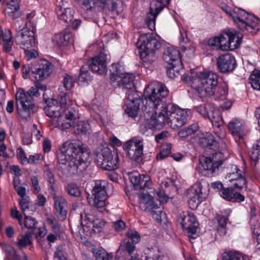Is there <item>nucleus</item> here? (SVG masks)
Here are the masks:
<instances>
[{
    "instance_id": "16",
    "label": "nucleus",
    "mask_w": 260,
    "mask_h": 260,
    "mask_svg": "<svg viewBox=\"0 0 260 260\" xmlns=\"http://www.w3.org/2000/svg\"><path fill=\"white\" fill-rule=\"evenodd\" d=\"M140 49H146L156 51L160 47L159 37L155 34H143L138 39Z\"/></svg>"
},
{
    "instance_id": "44",
    "label": "nucleus",
    "mask_w": 260,
    "mask_h": 260,
    "mask_svg": "<svg viewBox=\"0 0 260 260\" xmlns=\"http://www.w3.org/2000/svg\"><path fill=\"white\" fill-rule=\"evenodd\" d=\"M213 105L210 104H205L197 106L195 108L196 111L202 115L204 118L207 119L209 113L211 112Z\"/></svg>"
},
{
    "instance_id": "50",
    "label": "nucleus",
    "mask_w": 260,
    "mask_h": 260,
    "mask_svg": "<svg viewBox=\"0 0 260 260\" xmlns=\"http://www.w3.org/2000/svg\"><path fill=\"white\" fill-rule=\"evenodd\" d=\"M82 8L86 11L96 10L94 0H75Z\"/></svg>"
},
{
    "instance_id": "64",
    "label": "nucleus",
    "mask_w": 260,
    "mask_h": 260,
    "mask_svg": "<svg viewBox=\"0 0 260 260\" xmlns=\"http://www.w3.org/2000/svg\"><path fill=\"white\" fill-rule=\"evenodd\" d=\"M96 260H109V255L107 252L103 250H99L95 254Z\"/></svg>"
},
{
    "instance_id": "58",
    "label": "nucleus",
    "mask_w": 260,
    "mask_h": 260,
    "mask_svg": "<svg viewBox=\"0 0 260 260\" xmlns=\"http://www.w3.org/2000/svg\"><path fill=\"white\" fill-rule=\"evenodd\" d=\"M44 172L45 177L51 184V187H52L53 185L55 183V180L54 178L53 174L51 172L50 169L48 166L45 167Z\"/></svg>"
},
{
    "instance_id": "52",
    "label": "nucleus",
    "mask_w": 260,
    "mask_h": 260,
    "mask_svg": "<svg viewBox=\"0 0 260 260\" xmlns=\"http://www.w3.org/2000/svg\"><path fill=\"white\" fill-rule=\"evenodd\" d=\"M250 223L253 234L260 237V222L257 217L252 216V218H250Z\"/></svg>"
},
{
    "instance_id": "40",
    "label": "nucleus",
    "mask_w": 260,
    "mask_h": 260,
    "mask_svg": "<svg viewBox=\"0 0 260 260\" xmlns=\"http://www.w3.org/2000/svg\"><path fill=\"white\" fill-rule=\"evenodd\" d=\"M233 170V172L229 173L226 176V179L231 183L245 175L244 172L238 168L236 166H234Z\"/></svg>"
},
{
    "instance_id": "59",
    "label": "nucleus",
    "mask_w": 260,
    "mask_h": 260,
    "mask_svg": "<svg viewBox=\"0 0 260 260\" xmlns=\"http://www.w3.org/2000/svg\"><path fill=\"white\" fill-rule=\"evenodd\" d=\"M208 44L213 49L220 50V43L219 36L210 39L208 40Z\"/></svg>"
},
{
    "instance_id": "38",
    "label": "nucleus",
    "mask_w": 260,
    "mask_h": 260,
    "mask_svg": "<svg viewBox=\"0 0 260 260\" xmlns=\"http://www.w3.org/2000/svg\"><path fill=\"white\" fill-rule=\"evenodd\" d=\"M90 128L89 124L87 122L79 121L74 127V132L78 135H86Z\"/></svg>"
},
{
    "instance_id": "23",
    "label": "nucleus",
    "mask_w": 260,
    "mask_h": 260,
    "mask_svg": "<svg viewBox=\"0 0 260 260\" xmlns=\"http://www.w3.org/2000/svg\"><path fill=\"white\" fill-rule=\"evenodd\" d=\"M44 101L46 104L44 107V112L49 117L57 118L64 109L58 104L57 101L52 99H46L44 96Z\"/></svg>"
},
{
    "instance_id": "10",
    "label": "nucleus",
    "mask_w": 260,
    "mask_h": 260,
    "mask_svg": "<svg viewBox=\"0 0 260 260\" xmlns=\"http://www.w3.org/2000/svg\"><path fill=\"white\" fill-rule=\"evenodd\" d=\"M108 186V183L106 180H94V185L91 191L94 196L92 205L94 208L101 210V211L105 206V201L107 198Z\"/></svg>"
},
{
    "instance_id": "43",
    "label": "nucleus",
    "mask_w": 260,
    "mask_h": 260,
    "mask_svg": "<svg viewBox=\"0 0 260 260\" xmlns=\"http://www.w3.org/2000/svg\"><path fill=\"white\" fill-rule=\"evenodd\" d=\"M58 95V100L59 101V105L62 109H67L66 106L70 104L72 102L71 94L70 92H61Z\"/></svg>"
},
{
    "instance_id": "34",
    "label": "nucleus",
    "mask_w": 260,
    "mask_h": 260,
    "mask_svg": "<svg viewBox=\"0 0 260 260\" xmlns=\"http://www.w3.org/2000/svg\"><path fill=\"white\" fill-rule=\"evenodd\" d=\"M198 129L199 126L197 124H192L179 131L178 135L180 138L184 140L189 136L194 134Z\"/></svg>"
},
{
    "instance_id": "6",
    "label": "nucleus",
    "mask_w": 260,
    "mask_h": 260,
    "mask_svg": "<svg viewBox=\"0 0 260 260\" xmlns=\"http://www.w3.org/2000/svg\"><path fill=\"white\" fill-rule=\"evenodd\" d=\"M15 96L18 114L22 118L27 119L34 112L35 105L32 101L35 96L29 93V90L25 92L22 88L17 89Z\"/></svg>"
},
{
    "instance_id": "48",
    "label": "nucleus",
    "mask_w": 260,
    "mask_h": 260,
    "mask_svg": "<svg viewBox=\"0 0 260 260\" xmlns=\"http://www.w3.org/2000/svg\"><path fill=\"white\" fill-rule=\"evenodd\" d=\"M124 9V6L120 0H114L112 5L109 7V10L114 14L118 15L121 13Z\"/></svg>"
},
{
    "instance_id": "39",
    "label": "nucleus",
    "mask_w": 260,
    "mask_h": 260,
    "mask_svg": "<svg viewBox=\"0 0 260 260\" xmlns=\"http://www.w3.org/2000/svg\"><path fill=\"white\" fill-rule=\"evenodd\" d=\"M250 83L253 89L260 90V71L254 70L249 78Z\"/></svg>"
},
{
    "instance_id": "4",
    "label": "nucleus",
    "mask_w": 260,
    "mask_h": 260,
    "mask_svg": "<svg viewBox=\"0 0 260 260\" xmlns=\"http://www.w3.org/2000/svg\"><path fill=\"white\" fill-rule=\"evenodd\" d=\"M233 21L244 34H255L260 29V20L242 9L236 8L230 13Z\"/></svg>"
},
{
    "instance_id": "51",
    "label": "nucleus",
    "mask_w": 260,
    "mask_h": 260,
    "mask_svg": "<svg viewBox=\"0 0 260 260\" xmlns=\"http://www.w3.org/2000/svg\"><path fill=\"white\" fill-rule=\"evenodd\" d=\"M241 41L239 39L238 36L233 32L231 31L230 40L229 42V50H233L236 48H238L240 44Z\"/></svg>"
},
{
    "instance_id": "27",
    "label": "nucleus",
    "mask_w": 260,
    "mask_h": 260,
    "mask_svg": "<svg viewBox=\"0 0 260 260\" xmlns=\"http://www.w3.org/2000/svg\"><path fill=\"white\" fill-rule=\"evenodd\" d=\"M228 128L232 134L241 138L244 134V125L241 120L238 119H233L228 124Z\"/></svg>"
},
{
    "instance_id": "20",
    "label": "nucleus",
    "mask_w": 260,
    "mask_h": 260,
    "mask_svg": "<svg viewBox=\"0 0 260 260\" xmlns=\"http://www.w3.org/2000/svg\"><path fill=\"white\" fill-rule=\"evenodd\" d=\"M128 238L124 239L121 243L120 249L125 251L129 255L133 254L135 250V244L140 241V236L139 233L132 230H129L127 233Z\"/></svg>"
},
{
    "instance_id": "28",
    "label": "nucleus",
    "mask_w": 260,
    "mask_h": 260,
    "mask_svg": "<svg viewBox=\"0 0 260 260\" xmlns=\"http://www.w3.org/2000/svg\"><path fill=\"white\" fill-rule=\"evenodd\" d=\"M2 249L8 258L13 260H27L26 255L24 253L22 252L21 256L17 254L16 250L10 245L3 244Z\"/></svg>"
},
{
    "instance_id": "49",
    "label": "nucleus",
    "mask_w": 260,
    "mask_h": 260,
    "mask_svg": "<svg viewBox=\"0 0 260 260\" xmlns=\"http://www.w3.org/2000/svg\"><path fill=\"white\" fill-rule=\"evenodd\" d=\"M250 156L254 161H257L260 158V138L253 144Z\"/></svg>"
},
{
    "instance_id": "33",
    "label": "nucleus",
    "mask_w": 260,
    "mask_h": 260,
    "mask_svg": "<svg viewBox=\"0 0 260 260\" xmlns=\"http://www.w3.org/2000/svg\"><path fill=\"white\" fill-rule=\"evenodd\" d=\"M222 260H249L248 256L236 251L224 252L222 254Z\"/></svg>"
},
{
    "instance_id": "22",
    "label": "nucleus",
    "mask_w": 260,
    "mask_h": 260,
    "mask_svg": "<svg viewBox=\"0 0 260 260\" xmlns=\"http://www.w3.org/2000/svg\"><path fill=\"white\" fill-rule=\"evenodd\" d=\"M107 59V54L103 52H100L99 55L89 60L88 67L93 72L98 73L99 74H103L106 70Z\"/></svg>"
},
{
    "instance_id": "15",
    "label": "nucleus",
    "mask_w": 260,
    "mask_h": 260,
    "mask_svg": "<svg viewBox=\"0 0 260 260\" xmlns=\"http://www.w3.org/2000/svg\"><path fill=\"white\" fill-rule=\"evenodd\" d=\"M155 194L154 189L150 187L147 189L140 195L139 207L141 209L146 212H150L153 209H158V205L155 203L154 198L152 195Z\"/></svg>"
},
{
    "instance_id": "1",
    "label": "nucleus",
    "mask_w": 260,
    "mask_h": 260,
    "mask_svg": "<svg viewBox=\"0 0 260 260\" xmlns=\"http://www.w3.org/2000/svg\"><path fill=\"white\" fill-rule=\"evenodd\" d=\"M148 94L146 95V104L144 111L150 112L152 109L153 114L150 119L144 122L146 129H160L166 124L173 129H178L183 126L187 121V112L180 109L173 103L167 102L165 98L169 94V90L164 84L155 83L149 86L147 89Z\"/></svg>"
},
{
    "instance_id": "25",
    "label": "nucleus",
    "mask_w": 260,
    "mask_h": 260,
    "mask_svg": "<svg viewBox=\"0 0 260 260\" xmlns=\"http://www.w3.org/2000/svg\"><path fill=\"white\" fill-rule=\"evenodd\" d=\"M74 113L69 109H65L56 119V126L60 129L69 128L73 123Z\"/></svg>"
},
{
    "instance_id": "13",
    "label": "nucleus",
    "mask_w": 260,
    "mask_h": 260,
    "mask_svg": "<svg viewBox=\"0 0 260 260\" xmlns=\"http://www.w3.org/2000/svg\"><path fill=\"white\" fill-rule=\"evenodd\" d=\"M177 221L182 228L187 231L188 237L193 239L196 238L199 223L193 213L183 212L179 215Z\"/></svg>"
},
{
    "instance_id": "31",
    "label": "nucleus",
    "mask_w": 260,
    "mask_h": 260,
    "mask_svg": "<svg viewBox=\"0 0 260 260\" xmlns=\"http://www.w3.org/2000/svg\"><path fill=\"white\" fill-rule=\"evenodd\" d=\"M7 13L8 15L12 19L18 18L20 15L19 2L10 1L7 3Z\"/></svg>"
},
{
    "instance_id": "37",
    "label": "nucleus",
    "mask_w": 260,
    "mask_h": 260,
    "mask_svg": "<svg viewBox=\"0 0 260 260\" xmlns=\"http://www.w3.org/2000/svg\"><path fill=\"white\" fill-rule=\"evenodd\" d=\"M231 31L226 30L223 32L219 36L220 50L222 51L229 50V44L230 40Z\"/></svg>"
},
{
    "instance_id": "18",
    "label": "nucleus",
    "mask_w": 260,
    "mask_h": 260,
    "mask_svg": "<svg viewBox=\"0 0 260 260\" xmlns=\"http://www.w3.org/2000/svg\"><path fill=\"white\" fill-rule=\"evenodd\" d=\"M17 44L23 46V48H29L35 44V38L33 30L28 28H23L18 31L16 36Z\"/></svg>"
},
{
    "instance_id": "42",
    "label": "nucleus",
    "mask_w": 260,
    "mask_h": 260,
    "mask_svg": "<svg viewBox=\"0 0 260 260\" xmlns=\"http://www.w3.org/2000/svg\"><path fill=\"white\" fill-rule=\"evenodd\" d=\"M80 218L82 226L90 228L93 222L95 217L93 215L87 213H81Z\"/></svg>"
},
{
    "instance_id": "63",
    "label": "nucleus",
    "mask_w": 260,
    "mask_h": 260,
    "mask_svg": "<svg viewBox=\"0 0 260 260\" xmlns=\"http://www.w3.org/2000/svg\"><path fill=\"white\" fill-rule=\"evenodd\" d=\"M217 220L219 226L223 230V234H225V229L228 220L227 216L218 215L217 216Z\"/></svg>"
},
{
    "instance_id": "30",
    "label": "nucleus",
    "mask_w": 260,
    "mask_h": 260,
    "mask_svg": "<svg viewBox=\"0 0 260 260\" xmlns=\"http://www.w3.org/2000/svg\"><path fill=\"white\" fill-rule=\"evenodd\" d=\"M142 51H139L140 57L141 59L146 63L152 64L155 61L157 58V55L156 51L148 50L146 49H141Z\"/></svg>"
},
{
    "instance_id": "47",
    "label": "nucleus",
    "mask_w": 260,
    "mask_h": 260,
    "mask_svg": "<svg viewBox=\"0 0 260 260\" xmlns=\"http://www.w3.org/2000/svg\"><path fill=\"white\" fill-rule=\"evenodd\" d=\"M65 189L69 194L74 197H78L81 194L79 187L74 183H68Z\"/></svg>"
},
{
    "instance_id": "9",
    "label": "nucleus",
    "mask_w": 260,
    "mask_h": 260,
    "mask_svg": "<svg viewBox=\"0 0 260 260\" xmlns=\"http://www.w3.org/2000/svg\"><path fill=\"white\" fill-rule=\"evenodd\" d=\"M127 156L132 160L140 163L143 160V139L134 137L127 141L123 145Z\"/></svg>"
},
{
    "instance_id": "21",
    "label": "nucleus",
    "mask_w": 260,
    "mask_h": 260,
    "mask_svg": "<svg viewBox=\"0 0 260 260\" xmlns=\"http://www.w3.org/2000/svg\"><path fill=\"white\" fill-rule=\"evenodd\" d=\"M165 5L160 1H154L150 4L149 12L145 20L149 28L153 30L155 29V20L158 14L164 8Z\"/></svg>"
},
{
    "instance_id": "55",
    "label": "nucleus",
    "mask_w": 260,
    "mask_h": 260,
    "mask_svg": "<svg viewBox=\"0 0 260 260\" xmlns=\"http://www.w3.org/2000/svg\"><path fill=\"white\" fill-rule=\"evenodd\" d=\"M202 142L205 147H209L210 149H213L214 146H216L217 143L213 136L212 135H210L204 138Z\"/></svg>"
},
{
    "instance_id": "54",
    "label": "nucleus",
    "mask_w": 260,
    "mask_h": 260,
    "mask_svg": "<svg viewBox=\"0 0 260 260\" xmlns=\"http://www.w3.org/2000/svg\"><path fill=\"white\" fill-rule=\"evenodd\" d=\"M234 189L231 186L230 188L227 187L225 188H222L220 190V194L221 197L223 199L231 201L232 200V196Z\"/></svg>"
},
{
    "instance_id": "35",
    "label": "nucleus",
    "mask_w": 260,
    "mask_h": 260,
    "mask_svg": "<svg viewBox=\"0 0 260 260\" xmlns=\"http://www.w3.org/2000/svg\"><path fill=\"white\" fill-rule=\"evenodd\" d=\"M57 15L60 19L64 20L66 22L71 23L73 19L74 11L71 8H66L63 10H59Z\"/></svg>"
},
{
    "instance_id": "5",
    "label": "nucleus",
    "mask_w": 260,
    "mask_h": 260,
    "mask_svg": "<svg viewBox=\"0 0 260 260\" xmlns=\"http://www.w3.org/2000/svg\"><path fill=\"white\" fill-rule=\"evenodd\" d=\"M94 160L97 165L104 170L113 171L119 167L118 154L113 153L108 147L101 145L94 151Z\"/></svg>"
},
{
    "instance_id": "3",
    "label": "nucleus",
    "mask_w": 260,
    "mask_h": 260,
    "mask_svg": "<svg viewBox=\"0 0 260 260\" xmlns=\"http://www.w3.org/2000/svg\"><path fill=\"white\" fill-rule=\"evenodd\" d=\"M111 84L114 87H120L126 95L124 112L129 117H137L141 102L140 92L136 91L134 83L135 76L129 73H120L118 70L110 75Z\"/></svg>"
},
{
    "instance_id": "19",
    "label": "nucleus",
    "mask_w": 260,
    "mask_h": 260,
    "mask_svg": "<svg viewBox=\"0 0 260 260\" xmlns=\"http://www.w3.org/2000/svg\"><path fill=\"white\" fill-rule=\"evenodd\" d=\"M128 179L136 190L145 191L150 188L151 182L148 177L142 176L137 172H131L128 174Z\"/></svg>"
},
{
    "instance_id": "26",
    "label": "nucleus",
    "mask_w": 260,
    "mask_h": 260,
    "mask_svg": "<svg viewBox=\"0 0 260 260\" xmlns=\"http://www.w3.org/2000/svg\"><path fill=\"white\" fill-rule=\"evenodd\" d=\"M228 95V86L225 82L218 83L217 86L213 90L212 94H209L206 97L212 98L215 100L223 101L226 99Z\"/></svg>"
},
{
    "instance_id": "32",
    "label": "nucleus",
    "mask_w": 260,
    "mask_h": 260,
    "mask_svg": "<svg viewBox=\"0 0 260 260\" xmlns=\"http://www.w3.org/2000/svg\"><path fill=\"white\" fill-rule=\"evenodd\" d=\"M207 119L211 121L213 126H218L223 124V121L220 111L215 108L213 105L211 112L209 113V117H208Z\"/></svg>"
},
{
    "instance_id": "62",
    "label": "nucleus",
    "mask_w": 260,
    "mask_h": 260,
    "mask_svg": "<svg viewBox=\"0 0 260 260\" xmlns=\"http://www.w3.org/2000/svg\"><path fill=\"white\" fill-rule=\"evenodd\" d=\"M153 218L157 221L158 222H161L162 221V215L164 214V213L160 209V208L158 209H153L150 212H149Z\"/></svg>"
},
{
    "instance_id": "8",
    "label": "nucleus",
    "mask_w": 260,
    "mask_h": 260,
    "mask_svg": "<svg viewBox=\"0 0 260 260\" xmlns=\"http://www.w3.org/2000/svg\"><path fill=\"white\" fill-rule=\"evenodd\" d=\"M204 187L208 188V184L205 181H199L194 184L187 191L186 196L190 208L194 209L204 201L208 190Z\"/></svg>"
},
{
    "instance_id": "45",
    "label": "nucleus",
    "mask_w": 260,
    "mask_h": 260,
    "mask_svg": "<svg viewBox=\"0 0 260 260\" xmlns=\"http://www.w3.org/2000/svg\"><path fill=\"white\" fill-rule=\"evenodd\" d=\"M46 221L53 232L59 235L60 232V225L56 218L53 216H50L46 218Z\"/></svg>"
},
{
    "instance_id": "53",
    "label": "nucleus",
    "mask_w": 260,
    "mask_h": 260,
    "mask_svg": "<svg viewBox=\"0 0 260 260\" xmlns=\"http://www.w3.org/2000/svg\"><path fill=\"white\" fill-rule=\"evenodd\" d=\"M24 223L25 226L28 229L36 230L38 228V222L31 216H25Z\"/></svg>"
},
{
    "instance_id": "24",
    "label": "nucleus",
    "mask_w": 260,
    "mask_h": 260,
    "mask_svg": "<svg viewBox=\"0 0 260 260\" xmlns=\"http://www.w3.org/2000/svg\"><path fill=\"white\" fill-rule=\"evenodd\" d=\"M52 198L57 218L61 221L64 220L67 217L68 209V202L66 199L61 196L55 194Z\"/></svg>"
},
{
    "instance_id": "2",
    "label": "nucleus",
    "mask_w": 260,
    "mask_h": 260,
    "mask_svg": "<svg viewBox=\"0 0 260 260\" xmlns=\"http://www.w3.org/2000/svg\"><path fill=\"white\" fill-rule=\"evenodd\" d=\"M58 155L57 168L62 173L77 175L82 173L89 164V152L85 144L81 141L64 142Z\"/></svg>"
},
{
    "instance_id": "17",
    "label": "nucleus",
    "mask_w": 260,
    "mask_h": 260,
    "mask_svg": "<svg viewBox=\"0 0 260 260\" xmlns=\"http://www.w3.org/2000/svg\"><path fill=\"white\" fill-rule=\"evenodd\" d=\"M217 70L223 73L232 72L237 66L235 57L230 53H225L218 56L216 60Z\"/></svg>"
},
{
    "instance_id": "57",
    "label": "nucleus",
    "mask_w": 260,
    "mask_h": 260,
    "mask_svg": "<svg viewBox=\"0 0 260 260\" xmlns=\"http://www.w3.org/2000/svg\"><path fill=\"white\" fill-rule=\"evenodd\" d=\"M214 128V134L220 139H223L226 136V132L223 127V125L213 126Z\"/></svg>"
},
{
    "instance_id": "56",
    "label": "nucleus",
    "mask_w": 260,
    "mask_h": 260,
    "mask_svg": "<svg viewBox=\"0 0 260 260\" xmlns=\"http://www.w3.org/2000/svg\"><path fill=\"white\" fill-rule=\"evenodd\" d=\"M74 79L71 76L67 74H65L63 77V84L64 87L67 90H70L74 86Z\"/></svg>"
},
{
    "instance_id": "12",
    "label": "nucleus",
    "mask_w": 260,
    "mask_h": 260,
    "mask_svg": "<svg viewBox=\"0 0 260 260\" xmlns=\"http://www.w3.org/2000/svg\"><path fill=\"white\" fill-rule=\"evenodd\" d=\"M163 59L169 65L167 74L173 78L175 76L174 72L182 68L179 51L173 47H168L164 50Z\"/></svg>"
},
{
    "instance_id": "60",
    "label": "nucleus",
    "mask_w": 260,
    "mask_h": 260,
    "mask_svg": "<svg viewBox=\"0 0 260 260\" xmlns=\"http://www.w3.org/2000/svg\"><path fill=\"white\" fill-rule=\"evenodd\" d=\"M17 156L23 165L28 164V158L26 157L25 152L22 148H19L17 151Z\"/></svg>"
},
{
    "instance_id": "7",
    "label": "nucleus",
    "mask_w": 260,
    "mask_h": 260,
    "mask_svg": "<svg viewBox=\"0 0 260 260\" xmlns=\"http://www.w3.org/2000/svg\"><path fill=\"white\" fill-rule=\"evenodd\" d=\"M198 79L200 84L196 89L201 97H206L209 94H212L219 83L218 75L212 71L201 72Z\"/></svg>"
},
{
    "instance_id": "29",
    "label": "nucleus",
    "mask_w": 260,
    "mask_h": 260,
    "mask_svg": "<svg viewBox=\"0 0 260 260\" xmlns=\"http://www.w3.org/2000/svg\"><path fill=\"white\" fill-rule=\"evenodd\" d=\"M32 234L30 232H25L24 234H20L17 238L16 245L19 249L32 244Z\"/></svg>"
},
{
    "instance_id": "61",
    "label": "nucleus",
    "mask_w": 260,
    "mask_h": 260,
    "mask_svg": "<svg viewBox=\"0 0 260 260\" xmlns=\"http://www.w3.org/2000/svg\"><path fill=\"white\" fill-rule=\"evenodd\" d=\"M171 153V147L166 146V148L164 147L160 152L157 155V159H163L165 158Z\"/></svg>"
},
{
    "instance_id": "46",
    "label": "nucleus",
    "mask_w": 260,
    "mask_h": 260,
    "mask_svg": "<svg viewBox=\"0 0 260 260\" xmlns=\"http://www.w3.org/2000/svg\"><path fill=\"white\" fill-rule=\"evenodd\" d=\"M40 81H37L35 82L34 86H32L29 89V93H31V95H34L35 97H38L40 96L39 90L41 91H45L47 88V86L45 84H42L39 82Z\"/></svg>"
},
{
    "instance_id": "11",
    "label": "nucleus",
    "mask_w": 260,
    "mask_h": 260,
    "mask_svg": "<svg viewBox=\"0 0 260 260\" xmlns=\"http://www.w3.org/2000/svg\"><path fill=\"white\" fill-rule=\"evenodd\" d=\"M224 159L223 153L216 152L209 157H203L200 158V169L202 168L207 172L205 175L212 176L217 172L219 167L222 164Z\"/></svg>"
},
{
    "instance_id": "14",
    "label": "nucleus",
    "mask_w": 260,
    "mask_h": 260,
    "mask_svg": "<svg viewBox=\"0 0 260 260\" xmlns=\"http://www.w3.org/2000/svg\"><path fill=\"white\" fill-rule=\"evenodd\" d=\"M53 66L51 62L41 59L31 64L30 70L37 81H42L50 76L52 72Z\"/></svg>"
},
{
    "instance_id": "36",
    "label": "nucleus",
    "mask_w": 260,
    "mask_h": 260,
    "mask_svg": "<svg viewBox=\"0 0 260 260\" xmlns=\"http://www.w3.org/2000/svg\"><path fill=\"white\" fill-rule=\"evenodd\" d=\"M92 79L87 68L85 66H82L80 69V73L78 76V82L79 84L83 85L85 83H88Z\"/></svg>"
},
{
    "instance_id": "41",
    "label": "nucleus",
    "mask_w": 260,
    "mask_h": 260,
    "mask_svg": "<svg viewBox=\"0 0 260 260\" xmlns=\"http://www.w3.org/2000/svg\"><path fill=\"white\" fill-rule=\"evenodd\" d=\"M231 186L234 190H244L245 191H246L247 189V182L245 175L241 178H239L238 179L232 183Z\"/></svg>"
}]
</instances>
